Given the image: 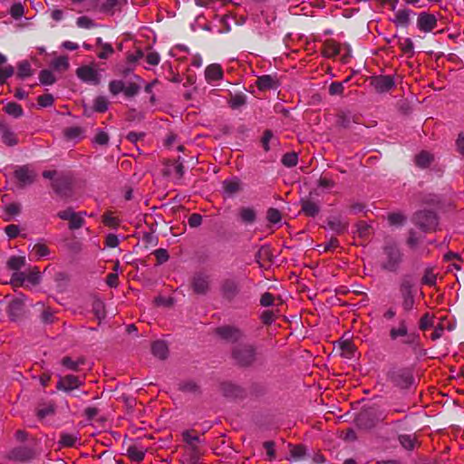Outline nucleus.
Listing matches in <instances>:
<instances>
[{
	"instance_id": "nucleus-16",
	"label": "nucleus",
	"mask_w": 464,
	"mask_h": 464,
	"mask_svg": "<svg viewBox=\"0 0 464 464\" xmlns=\"http://www.w3.org/2000/svg\"><path fill=\"white\" fill-rule=\"evenodd\" d=\"M301 211L307 217H315L320 212V206L317 202L309 198L300 200Z\"/></svg>"
},
{
	"instance_id": "nucleus-49",
	"label": "nucleus",
	"mask_w": 464,
	"mask_h": 464,
	"mask_svg": "<svg viewBox=\"0 0 464 464\" xmlns=\"http://www.w3.org/2000/svg\"><path fill=\"white\" fill-rule=\"evenodd\" d=\"M32 252L40 258L49 255L50 250L46 245L38 243L34 246Z\"/></svg>"
},
{
	"instance_id": "nucleus-64",
	"label": "nucleus",
	"mask_w": 464,
	"mask_h": 464,
	"mask_svg": "<svg viewBox=\"0 0 464 464\" xmlns=\"http://www.w3.org/2000/svg\"><path fill=\"white\" fill-rule=\"evenodd\" d=\"M76 24L79 27L86 29L94 26L93 21L87 16H80L77 18Z\"/></svg>"
},
{
	"instance_id": "nucleus-42",
	"label": "nucleus",
	"mask_w": 464,
	"mask_h": 464,
	"mask_svg": "<svg viewBox=\"0 0 464 464\" xmlns=\"http://www.w3.org/2000/svg\"><path fill=\"white\" fill-rule=\"evenodd\" d=\"M281 161L285 167H295L297 164L298 156L295 152H288L283 156Z\"/></svg>"
},
{
	"instance_id": "nucleus-50",
	"label": "nucleus",
	"mask_w": 464,
	"mask_h": 464,
	"mask_svg": "<svg viewBox=\"0 0 464 464\" xmlns=\"http://www.w3.org/2000/svg\"><path fill=\"white\" fill-rule=\"evenodd\" d=\"M52 65L56 70L65 71L69 67V62L67 57L60 56L53 61Z\"/></svg>"
},
{
	"instance_id": "nucleus-3",
	"label": "nucleus",
	"mask_w": 464,
	"mask_h": 464,
	"mask_svg": "<svg viewBox=\"0 0 464 464\" xmlns=\"http://www.w3.org/2000/svg\"><path fill=\"white\" fill-rule=\"evenodd\" d=\"M351 47L348 44H341L334 39H328L323 44L322 53L326 58H334L340 55L341 62L347 63L351 58Z\"/></svg>"
},
{
	"instance_id": "nucleus-8",
	"label": "nucleus",
	"mask_w": 464,
	"mask_h": 464,
	"mask_svg": "<svg viewBox=\"0 0 464 464\" xmlns=\"http://www.w3.org/2000/svg\"><path fill=\"white\" fill-rule=\"evenodd\" d=\"M190 285L195 294L207 295L210 290V276L203 273H197L192 276Z\"/></svg>"
},
{
	"instance_id": "nucleus-18",
	"label": "nucleus",
	"mask_w": 464,
	"mask_h": 464,
	"mask_svg": "<svg viewBox=\"0 0 464 464\" xmlns=\"http://www.w3.org/2000/svg\"><path fill=\"white\" fill-rule=\"evenodd\" d=\"M223 77V69L218 63H212L207 66L205 70V78L208 83L221 80Z\"/></svg>"
},
{
	"instance_id": "nucleus-44",
	"label": "nucleus",
	"mask_w": 464,
	"mask_h": 464,
	"mask_svg": "<svg viewBox=\"0 0 464 464\" xmlns=\"http://www.w3.org/2000/svg\"><path fill=\"white\" fill-rule=\"evenodd\" d=\"M405 220L406 217L400 212L390 213L388 215V221L392 226H401Z\"/></svg>"
},
{
	"instance_id": "nucleus-62",
	"label": "nucleus",
	"mask_w": 464,
	"mask_h": 464,
	"mask_svg": "<svg viewBox=\"0 0 464 464\" xmlns=\"http://www.w3.org/2000/svg\"><path fill=\"white\" fill-rule=\"evenodd\" d=\"M114 50L110 44H102V51L98 53V57L100 59H107L110 55L113 53Z\"/></svg>"
},
{
	"instance_id": "nucleus-2",
	"label": "nucleus",
	"mask_w": 464,
	"mask_h": 464,
	"mask_svg": "<svg viewBox=\"0 0 464 464\" xmlns=\"http://www.w3.org/2000/svg\"><path fill=\"white\" fill-rule=\"evenodd\" d=\"M402 261V254L399 247L389 243L384 246L381 259V267L389 272H396Z\"/></svg>"
},
{
	"instance_id": "nucleus-41",
	"label": "nucleus",
	"mask_w": 464,
	"mask_h": 464,
	"mask_svg": "<svg viewBox=\"0 0 464 464\" xmlns=\"http://www.w3.org/2000/svg\"><path fill=\"white\" fill-rule=\"evenodd\" d=\"M179 390L184 392L197 394L199 392V386L195 382L188 381L181 383Z\"/></svg>"
},
{
	"instance_id": "nucleus-25",
	"label": "nucleus",
	"mask_w": 464,
	"mask_h": 464,
	"mask_svg": "<svg viewBox=\"0 0 464 464\" xmlns=\"http://www.w3.org/2000/svg\"><path fill=\"white\" fill-rule=\"evenodd\" d=\"M153 355L160 359H165L168 356V347L163 341H156L151 345Z\"/></svg>"
},
{
	"instance_id": "nucleus-26",
	"label": "nucleus",
	"mask_w": 464,
	"mask_h": 464,
	"mask_svg": "<svg viewBox=\"0 0 464 464\" xmlns=\"http://www.w3.org/2000/svg\"><path fill=\"white\" fill-rule=\"evenodd\" d=\"M408 333V327L405 320H401L399 323L398 327H393L390 331V337L392 340H396L399 337L406 336Z\"/></svg>"
},
{
	"instance_id": "nucleus-61",
	"label": "nucleus",
	"mask_w": 464,
	"mask_h": 464,
	"mask_svg": "<svg viewBox=\"0 0 464 464\" xmlns=\"http://www.w3.org/2000/svg\"><path fill=\"white\" fill-rule=\"evenodd\" d=\"M37 102L41 107H49L53 103V97L50 93L40 95L37 98Z\"/></svg>"
},
{
	"instance_id": "nucleus-60",
	"label": "nucleus",
	"mask_w": 464,
	"mask_h": 464,
	"mask_svg": "<svg viewBox=\"0 0 464 464\" xmlns=\"http://www.w3.org/2000/svg\"><path fill=\"white\" fill-rule=\"evenodd\" d=\"M433 324V318L429 314H425L420 319L419 327L420 330L425 331Z\"/></svg>"
},
{
	"instance_id": "nucleus-11",
	"label": "nucleus",
	"mask_w": 464,
	"mask_h": 464,
	"mask_svg": "<svg viewBox=\"0 0 464 464\" xmlns=\"http://www.w3.org/2000/svg\"><path fill=\"white\" fill-rule=\"evenodd\" d=\"M371 85L379 93L391 91L395 86V82L391 75H378L371 78Z\"/></svg>"
},
{
	"instance_id": "nucleus-43",
	"label": "nucleus",
	"mask_w": 464,
	"mask_h": 464,
	"mask_svg": "<svg viewBox=\"0 0 464 464\" xmlns=\"http://www.w3.org/2000/svg\"><path fill=\"white\" fill-rule=\"evenodd\" d=\"M24 264L25 258L24 256H12L7 262L8 267L15 271H18Z\"/></svg>"
},
{
	"instance_id": "nucleus-39",
	"label": "nucleus",
	"mask_w": 464,
	"mask_h": 464,
	"mask_svg": "<svg viewBox=\"0 0 464 464\" xmlns=\"http://www.w3.org/2000/svg\"><path fill=\"white\" fill-rule=\"evenodd\" d=\"M224 190L228 194H234L240 190V182L236 179L225 180L223 182Z\"/></svg>"
},
{
	"instance_id": "nucleus-57",
	"label": "nucleus",
	"mask_w": 464,
	"mask_h": 464,
	"mask_svg": "<svg viewBox=\"0 0 464 464\" xmlns=\"http://www.w3.org/2000/svg\"><path fill=\"white\" fill-rule=\"evenodd\" d=\"M222 390L226 396H237L240 392L237 386L231 383H224Z\"/></svg>"
},
{
	"instance_id": "nucleus-14",
	"label": "nucleus",
	"mask_w": 464,
	"mask_h": 464,
	"mask_svg": "<svg viewBox=\"0 0 464 464\" xmlns=\"http://www.w3.org/2000/svg\"><path fill=\"white\" fill-rule=\"evenodd\" d=\"M327 227L336 235H343L347 232L349 221L341 216H331L327 218Z\"/></svg>"
},
{
	"instance_id": "nucleus-36",
	"label": "nucleus",
	"mask_w": 464,
	"mask_h": 464,
	"mask_svg": "<svg viewBox=\"0 0 464 464\" xmlns=\"http://www.w3.org/2000/svg\"><path fill=\"white\" fill-rule=\"evenodd\" d=\"M394 22L396 24L403 25V26L408 25V24L410 22V11L406 10V9L399 10L395 14V20H394Z\"/></svg>"
},
{
	"instance_id": "nucleus-35",
	"label": "nucleus",
	"mask_w": 464,
	"mask_h": 464,
	"mask_svg": "<svg viewBox=\"0 0 464 464\" xmlns=\"http://www.w3.org/2000/svg\"><path fill=\"white\" fill-rule=\"evenodd\" d=\"M61 362L68 370L77 372L79 370V366L83 364L84 361L82 359L73 361L71 357L65 356L62 359Z\"/></svg>"
},
{
	"instance_id": "nucleus-47",
	"label": "nucleus",
	"mask_w": 464,
	"mask_h": 464,
	"mask_svg": "<svg viewBox=\"0 0 464 464\" xmlns=\"http://www.w3.org/2000/svg\"><path fill=\"white\" fill-rule=\"evenodd\" d=\"M26 281V273L15 271L11 276V283L14 286H22Z\"/></svg>"
},
{
	"instance_id": "nucleus-10",
	"label": "nucleus",
	"mask_w": 464,
	"mask_h": 464,
	"mask_svg": "<svg viewBox=\"0 0 464 464\" xmlns=\"http://www.w3.org/2000/svg\"><path fill=\"white\" fill-rule=\"evenodd\" d=\"M391 380L399 388L407 389L413 383V376L410 370L401 369L391 374Z\"/></svg>"
},
{
	"instance_id": "nucleus-53",
	"label": "nucleus",
	"mask_w": 464,
	"mask_h": 464,
	"mask_svg": "<svg viewBox=\"0 0 464 464\" xmlns=\"http://www.w3.org/2000/svg\"><path fill=\"white\" fill-rule=\"evenodd\" d=\"M153 255L156 257L157 265H162L167 262L169 258V253L165 248H159L153 252Z\"/></svg>"
},
{
	"instance_id": "nucleus-19",
	"label": "nucleus",
	"mask_w": 464,
	"mask_h": 464,
	"mask_svg": "<svg viewBox=\"0 0 464 464\" xmlns=\"http://www.w3.org/2000/svg\"><path fill=\"white\" fill-rule=\"evenodd\" d=\"M34 452L27 447H18L10 452V458L18 461H27L34 458Z\"/></svg>"
},
{
	"instance_id": "nucleus-38",
	"label": "nucleus",
	"mask_w": 464,
	"mask_h": 464,
	"mask_svg": "<svg viewBox=\"0 0 464 464\" xmlns=\"http://www.w3.org/2000/svg\"><path fill=\"white\" fill-rule=\"evenodd\" d=\"M399 46L404 53L408 54L409 56L413 55L414 50H413V43H412L411 39H410V38L401 39L399 41Z\"/></svg>"
},
{
	"instance_id": "nucleus-55",
	"label": "nucleus",
	"mask_w": 464,
	"mask_h": 464,
	"mask_svg": "<svg viewBox=\"0 0 464 464\" xmlns=\"http://www.w3.org/2000/svg\"><path fill=\"white\" fill-rule=\"evenodd\" d=\"M266 218L270 223L276 224V223L280 222L282 217H281V213L278 209L270 208L267 210Z\"/></svg>"
},
{
	"instance_id": "nucleus-12",
	"label": "nucleus",
	"mask_w": 464,
	"mask_h": 464,
	"mask_svg": "<svg viewBox=\"0 0 464 464\" xmlns=\"http://www.w3.org/2000/svg\"><path fill=\"white\" fill-rule=\"evenodd\" d=\"M76 75L82 81L98 85L101 82V76L96 69L92 66L84 65L81 66L76 70Z\"/></svg>"
},
{
	"instance_id": "nucleus-27",
	"label": "nucleus",
	"mask_w": 464,
	"mask_h": 464,
	"mask_svg": "<svg viewBox=\"0 0 464 464\" xmlns=\"http://www.w3.org/2000/svg\"><path fill=\"white\" fill-rule=\"evenodd\" d=\"M33 75V70L31 64L28 61H22L18 63L17 66V74L16 76L19 79H25Z\"/></svg>"
},
{
	"instance_id": "nucleus-9",
	"label": "nucleus",
	"mask_w": 464,
	"mask_h": 464,
	"mask_svg": "<svg viewBox=\"0 0 464 464\" xmlns=\"http://www.w3.org/2000/svg\"><path fill=\"white\" fill-rule=\"evenodd\" d=\"M216 334L225 341L236 343L244 337V333L233 325H222L215 330Z\"/></svg>"
},
{
	"instance_id": "nucleus-54",
	"label": "nucleus",
	"mask_w": 464,
	"mask_h": 464,
	"mask_svg": "<svg viewBox=\"0 0 464 464\" xmlns=\"http://www.w3.org/2000/svg\"><path fill=\"white\" fill-rule=\"evenodd\" d=\"M140 87L135 82H130L128 85L124 84L123 92L127 97H133L140 92Z\"/></svg>"
},
{
	"instance_id": "nucleus-37",
	"label": "nucleus",
	"mask_w": 464,
	"mask_h": 464,
	"mask_svg": "<svg viewBox=\"0 0 464 464\" xmlns=\"http://www.w3.org/2000/svg\"><path fill=\"white\" fill-rule=\"evenodd\" d=\"M109 102L103 96H98L93 102V110L96 112H104L108 110Z\"/></svg>"
},
{
	"instance_id": "nucleus-13",
	"label": "nucleus",
	"mask_w": 464,
	"mask_h": 464,
	"mask_svg": "<svg viewBox=\"0 0 464 464\" xmlns=\"http://www.w3.org/2000/svg\"><path fill=\"white\" fill-rule=\"evenodd\" d=\"M437 17L433 14L420 13L417 18V26L423 33H430L437 26Z\"/></svg>"
},
{
	"instance_id": "nucleus-32",
	"label": "nucleus",
	"mask_w": 464,
	"mask_h": 464,
	"mask_svg": "<svg viewBox=\"0 0 464 464\" xmlns=\"http://www.w3.org/2000/svg\"><path fill=\"white\" fill-rule=\"evenodd\" d=\"M92 313L95 317L99 320V323L105 317V307L104 304L101 300H94L92 303Z\"/></svg>"
},
{
	"instance_id": "nucleus-6",
	"label": "nucleus",
	"mask_w": 464,
	"mask_h": 464,
	"mask_svg": "<svg viewBox=\"0 0 464 464\" xmlns=\"http://www.w3.org/2000/svg\"><path fill=\"white\" fill-rule=\"evenodd\" d=\"M414 282L410 276H405L400 284V293L402 297V307L405 311H410L414 305V295L412 288Z\"/></svg>"
},
{
	"instance_id": "nucleus-17",
	"label": "nucleus",
	"mask_w": 464,
	"mask_h": 464,
	"mask_svg": "<svg viewBox=\"0 0 464 464\" xmlns=\"http://www.w3.org/2000/svg\"><path fill=\"white\" fill-rule=\"evenodd\" d=\"M256 85L259 91H266L276 89L278 86V82L275 76L266 74L257 77Z\"/></svg>"
},
{
	"instance_id": "nucleus-51",
	"label": "nucleus",
	"mask_w": 464,
	"mask_h": 464,
	"mask_svg": "<svg viewBox=\"0 0 464 464\" xmlns=\"http://www.w3.org/2000/svg\"><path fill=\"white\" fill-rule=\"evenodd\" d=\"M41 279L40 271L37 267H34L28 273H26V281L35 285L39 284Z\"/></svg>"
},
{
	"instance_id": "nucleus-48",
	"label": "nucleus",
	"mask_w": 464,
	"mask_h": 464,
	"mask_svg": "<svg viewBox=\"0 0 464 464\" xmlns=\"http://www.w3.org/2000/svg\"><path fill=\"white\" fill-rule=\"evenodd\" d=\"M119 5V0H106L102 5H101V11L106 14H112L114 13L115 8Z\"/></svg>"
},
{
	"instance_id": "nucleus-59",
	"label": "nucleus",
	"mask_w": 464,
	"mask_h": 464,
	"mask_svg": "<svg viewBox=\"0 0 464 464\" xmlns=\"http://www.w3.org/2000/svg\"><path fill=\"white\" fill-rule=\"evenodd\" d=\"M344 87L343 82H334L329 86V93L331 95H342L343 93Z\"/></svg>"
},
{
	"instance_id": "nucleus-20",
	"label": "nucleus",
	"mask_w": 464,
	"mask_h": 464,
	"mask_svg": "<svg viewBox=\"0 0 464 464\" xmlns=\"http://www.w3.org/2000/svg\"><path fill=\"white\" fill-rule=\"evenodd\" d=\"M14 177L23 185L31 184L34 180V174L26 166L18 168L14 171Z\"/></svg>"
},
{
	"instance_id": "nucleus-1",
	"label": "nucleus",
	"mask_w": 464,
	"mask_h": 464,
	"mask_svg": "<svg viewBox=\"0 0 464 464\" xmlns=\"http://www.w3.org/2000/svg\"><path fill=\"white\" fill-rule=\"evenodd\" d=\"M231 357L239 367H251L257 360L256 347L252 343H239L233 347Z\"/></svg>"
},
{
	"instance_id": "nucleus-29",
	"label": "nucleus",
	"mask_w": 464,
	"mask_h": 464,
	"mask_svg": "<svg viewBox=\"0 0 464 464\" xmlns=\"http://www.w3.org/2000/svg\"><path fill=\"white\" fill-rule=\"evenodd\" d=\"M21 212V204L17 202H13L5 207V214L6 217L4 218L5 221H9L12 217L20 214Z\"/></svg>"
},
{
	"instance_id": "nucleus-23",
	"label": "nucleus",
	"mask_w": 464,
	"mask_h": 464,
	"mask_svg": "<svg viewBox=\"0 0 464 464\" xmlns=\"http://www.w3.org/2000/svg\"><path fill=\"white\" fill-rule=\"evenodd\" d=\"M0 132L2 140L7 146H14L17 144L18 140L15 134L10 130V128L6 125L0 126Z\"/></svg>"
},
{
	"instance_id": "nucleus-46",
	"label": "nucleus",
	"mask_w": 464,
	"mask_h": 464,
	"mask_svg": "<svg viewBox=\"0 0 464 464\" xmlns=\"http://www.w3.org/2000/svg\"><path fill=\"white\" fill-rule=\"evenodd\" d=\"M82 133V130L80 127H69L63 130L64 136L68 140H74L79 138Z\"/></svg>"
},
{
	"instance_id": "nucleus-15",
	"label": "nucleus",
	"mask_w": 464,
	"mask_h": 464,
	"mask_svg": "<svg viewBox=\"0 0 464 464\" xmlns=\"http://www.w3.org/2000/svg\"><path fill=\"white\" fill-rule=\"evenodd\" d=\"M82 384V382L77 376L68 374L63 377L60 376L56 388L68 392L79 388Z\"/></svg>"
},
{
	"instance_id": "nucleus-22",
	"label": "nucleus",
	"mask_w": 464,
	"mask_h": 464,
	"mask_svg": "<svg viewBox=\"0 0 464 464\" xmlns=\"http://www.w3.org/2000/svg\"><path fill=\"white\" fill-rule=\"evenodd\" d=\"M146 449L137 445H131L127 449V456L130 459L140 462L144 459Z\"/></svg>"
},
{
	"instance_id": "nucleus-58",
	"label": "nucleus",
	"mask_w": 464,
	"mask_h": 464,
	"mask_svg": "<svg viewBox=\"0 0 464 464\" xmlns=\"http://www.w3.org/2000/svg\"><path fill=\"white\" fill-rule=\"evenodd\" d=\"M24 6L20 3L14 4L10 9V14L14 19H19L24 15Z\"/></svg>"
},
{
	"instance_id": "nucleus-63",
	"label": "nucleus",
	"mask_w": 464,
	"mask_h": 464,
	"mask_svg": "<svg viewBox=\"0 0 464 464\" xmlns=\"http://www.w3.org/2000/svg\"><path fill=\"white\" fill-rule=\"evenodd\" d=\"M350 117L343 111L337 114L336 123L338 126L347 128L350 125Z\"/></svg>"
},
{
	"instance_id": "nucleus-33",
	"label": "nucleus",
	"mask_w": 464,
	"mask_h": 464,
	"mask_svg": "<svg viewBox=\"0 0 464 464\" xmlns=\"http://www.w3.org/2000/svg\"><path fill=\"white\" fill-rule=\"evenodd\" d=\"M39 81L43 85H51L56 82V78L50 70H42L39 73Z\"/></svg>"
},
{
	"instance_id": "nucleus-56",
	"label": "nucleus",
	"mask_w": 464,
	"mask_h": 464,
	"mask_svg": "<svg viewBox=\"0 0 464 464\" xmlns=\"http://www.w3.org/2000/svg\"><path fill=\"white\" fill-rule=\"evenodd\" d=\"M76 440L77 439L75 436L65 433L61 435L59 443L63 447H72L75 444Z\"/></svg>"
},
{
	"instance_id": "nucleus-34",
	"label": "nucleus",
	"mask_w": 464,
	"mask_h": 464,
	"mask_svg": "<svg viewBox=\"0 0 464 464\" xmlns=\"http://www.w3.org/2000/svg\"><path fill=\"white\" fill-rule=\"evenodd\" d=\"M399 441L404 449L409 450H413L417 442L415 437L408 434L400 435Z\"/></svg>"
},
{
	"instance_id": "nucleus-28",
	"label": "nucleus",
	"mask_w": 464,
	"mask_h": 464,
	"mask_svg": "<svg viewBox=\"0 0 464 464\" xmlns=\"http://www.w3.org/2000/svg\"><path fill=\"white\" fill-rule=\"evenodd\" d=\"M341 354L344 358H352L354 356L355 347L353 343L348 340L340 343Z\"/></svg>"
},
{
	"instance_id": "nucleus-31",
	"label": "nucleus",
	"mask_w": 464,
	"mask_h": 464,
	"mask_svg": "<svg viewBox=\"0 0 464 464\" xmlns=\"http://www.w3.org/2000/svg\"><path fill=\"white\" fill-rule=\"evenodd\" d=\"M239 216L241 220L245 223H253L256 220V212L251 208H240Z\"/></svg>"
},
{
	"instance_id": "nucleus-5",
	"label": "nucleus",
	"mask_w": 464,
	"mask_h": 464,
	"mask_svg": "<svg viewBox=\"0 0 464 464\" xmlns=\"http://www.w3.org/2000/svg\"><path fill=\"white\" fill-rule=\"evenodd\" d=\"M239 281L235 277H227L221 280L219 284V292L222 298L227 302H232L240 293Z\"/></svg>"
},
{
	"instance_id": "nucleus-7",
	"label": "nucleus",
	"mask_w": 464,
	"mask_h": 464,
	"mask_svg": "<svg viewBox=\"0 0 464 464\" xmlns=\"http://www.w3.org/2000/svg\"><path fill=\"white\" fill-rule=\"evenodd\" d=\"M415 223L424 231L434 230L438 226L437 215L430 210H421L415 214Z\"/></svg>"
},
{
	"instance_id": "nucleus-30",
	"label": "nucleus",
	"mask_w": 464,
	"mask_h": 464,
	"mask_svg": "<svg viewBox=\"0 0 464 464\" xmlns=\"http://www.w3.org/2000/svg\"><path fill=\"white\" fill-rule=\"evenodd\" d=\"M4 111L7 114L13 116L14 118H19L24 113V110H23L22 106L16 102H8L6 104V106L4 108Z\"/></svg>"
},
{
	"instance_id": "nucleus-40",
	"label": "nucleus",
	"mask_w": 464,
	"mask_h": 464,
	"mask_svg": "<svg viewBox=\"0 0 464 464\" xmlns=\"http://www.w3.org/2000/svg\"><path fill=\"white\" fill-rule=\"evenodd\" d=\"M432 160L433 158L429 152L422 151L416 157V164L421 168H425L430 165Z\"/></svg>"
},
{
	"instance_id": "nucleus-21",
	"label": "nucleus",
	"mask_w": 464,
	"mask_h": 464,
	"mask_svg": "<svg viewBox=\"0 0 464 464\" xmlns=\"http://www.w3.org/2000/svg\"><path fill=\"white\" fill-rule=\"evenodd\" d=\"M5 62L6 57L0 53V66L4 65ZM14 73V68L10 64L0 67V84H4Z\"/></svg>"
},
{
	"instance_id": "nucleus-52",
	"label": "nucleus",
	"mask_w": 464,
	"mask_h": 464,
	"mask_svg": "<svg viewBox=\"0 0 464 464\" xmlns=\"http://www.w3.org/2000/svg\"><path fill=\"white\" fill-rule=\"evenodd\" d=\"M102 222L105 226L110 227H117L119 226V219L113 217L111 212H106L102 216Z\"/></svg>"
},
{
	"instance_id": "nucleus-45",
	"label": "nucleus",
	"mask_w": 464,
	"mask_h": 464,
	"mask_svg": "<svg viewBox=\"0 0 464 464\" xmlns=\"http://www.w3.org/2000/svg\"><path fill=\"white\" fill-rule=\"evenodd\" d=\"M124 90V82L121 80H113L109 83V91L111 94L117 95Z\"/></svg>"
},
{
	"instance_id": "nucleus-4",
	"label": "nucleus",
	"mask_w": 464,
	"mask_h": 464,
	"mask_svg": "<svg viewBox=\"0 0 464 464\" xmlns=\"http://www.w3.org/2000/svg\"><path fill=\"white\" fill-rule=\"evenodd\" d=\"M85 212H75L72 208L60 210L56 214L60 219L68 221V228L70 230H76L82 227L85 223Z\"/></svg>"
},
{
	"instance_id": "nucleus-24",
	"label": "nucleus",
	"mask_w": 464,
	"mask_h": 464,
	"mask_svg": "<svg viewBox=\"0 0 464 464\" xmlns=\"http://www.w3.org/2000/svg\"><path fill=\"white\" fill-rule=\"evenodd\" d=\"M246 95L243 92L229 94L227 103L232 110H237L246 103Z\"/></svg>"
}]
</instances>
